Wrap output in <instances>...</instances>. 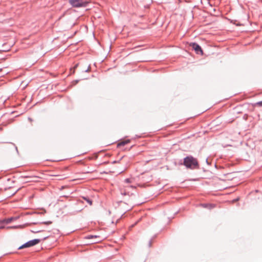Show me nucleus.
<instances>
[{"label":"nucleus","mask_w":262,"mask_h":262,"mask_svg":"<svg viewBox=\"0 0 262 262\" xmlns=\"http://www.w3.org/2000/svg\"><path fill=\"white\" fill-rule=\"evenodd\" d=\"M129 142V140H125L124 141L120 142L118 144V146H124Z\"/></svg>","instance_id":"423d86ee"},{"label":"nucleus","mask_w":262,"mask_h":262,"mask_svg":"<svg viewBox=\"0 0 262 262\" xmlns=\"http://www.w3.org/2000/svg\"><path fill=\"white\" fill-rule=\"evenodd\" d=\"M184 165L187 168L194 169L198 165L197 160L191 156L186 157L184 160Z\"/></svg>","instance_id":"f257e3e1"},{"label":"nucleus","mask_w":262,"mask_h":262,"mask_svg":"<svg viewBox=\"0 0 262 262\" xmlns=\"http://www.w3.org/2000/svg\"><path fill=\"white\" fill-rule=\"evenodd\" d=\"M90 0H69V3L74 7H85L90 3Z\"/></svg>","instance_id":"f03ea898"},{"label":"nucleus","mask_w":262,"mask_h":262,"mask_svg":"<svg viewBox=\"0 0 262 262\" xmlns=\"http://www.w3.org/2000/svg\"><path fill=\"white\" fill-rule=\"evenodd\" d=\"M189 46L192 48L196 54L203 55V52L201 47L196 43H190Z\"/></svg>","instance_id":"20e7f679"},{"label":"nucleus","mask_w":262,"mask_h":262,"mask_svg":"<svg viewBox=\"0 0 262 262\" xmlns=\"http://www.w3.org/2000/svg\"><path fill=\"white\" fill-rule=\"evenodd\" d=\"M51 223H52L51 222H44V223H43V224H47V225L50 224Z\"/></svg>","instance_id":"4468645a"},{"label":"nucleus","mask_w":262,"mask_h":262,"mask_svg":"<svg viewBox=\"0 0 262 262\" xmlns=\"http://www.w3.org/2000/svg\"><path fill=\"white\" fill-rule=\"evenodd\" d=\"M4 228V227H3V226H1V227H0V229H2V228Z\"/></svg>","instance_id":"2eb2a0df"},{"label":"nucleus","mask_w":262,"mask_h":262,"mask_svg":"<svg viewBox=\"0 0 262 262\" xmlns=\"http://www.w3.org/2000/svg\"><path fill=\"white\" fill-rule=\"evenodd\" d=\"M17 219H18L17 217H10V218H8V219L4 220L2 221V222L4 223H6V224H9V223H11L13 221L16 220Z\"/></svg>","instance_id":"39448f33"},{"label":"nucleus","mask_w":262,"mask_h":262,"mask_svg":"<svg viewBox=\"0 0 262 262\" xmlns=\"http://www.w3.org/2000/svg\"><path fill=\"white\" fill-rule=\"evenodd\" d=\"M97 237V235H95V236H92H92H88V238L90 239V238H93V237Z\"/></svg>","instance_id":"ddd939ff"},{"label":"nucleus","mask_w":262,"mask_h":262,"mask_svg":"<svg viewBox=\"0 0 262 262\" xmlns=\"http://www.w3.org/2000/svg\"><path fill=\"white\" fill-rule=\"evenodd\" d=\"M39 242H40V240L38 239H35L30 241L27 242V243L24 244L21 246L19 247L18 249H21L23 248L30 247L34 246V245L37 244L38 243H39Z\"/></svg>","instance_id":"7ed1b4c3"},{"label":"nucleus","mask_w":262,"mask_h":262,"mask_svg":"<svg viewBox=\"0 0 262 262\" xmlns=\"http://www.w3.org/2000/svg\"><path fill=\"white\" fill-rule=\"evenodd\" d=\"M53 176L55 177H57V180H64L66 178H67V177H64V176H62V175H55V176Z\"/></svg>","instance_id":"6e6552de"},{"label":"nucleus","mask_w":262,"mask_h":262,"mask_svg":"<svg viewBox=\"0 0 262 262\" xmlns=\"http://www.w3.org/2000/svg\"><path fill=\"white\" fill-rule=\"evenodd\" d=\"M134 180H135L134 178H128V179H126L124 180V182L126 183H134Z\"/></svg>","instance_id":"0eeeda50"},{"label":"nucleus","mask_w":262,"mask_h":262,"mask_svg":"<svg viewBox=\"0 0 262 262\" xmlns=\"http://www.w3.org/2000/svg\"><path fill=\"white\" fill-rule=\"evenodd\" d=\"M256 105H258V106H262V101H261L258 102L256 103Z\"/></svg>","instance_id":"9b49d317"},{"label":"nucleus","mask_w":262,"mask_h":262,"mask_svg":"<svg viewBox=\"0 0 262 262\" xmlns=\"http://www.w3.org/2000/svg\"><path fill=\"white\" fill-rule=\"evenodd\" d=\"M41 231V230H36V229H35V230L34 231H32V232L33 233H38V232H39Z\"/></svg>","instance_id":"f8f14e48"},{"label":"nucleus","mask_w":262,"mask_h":262,"mask_svg":"<svg viewBox=\"0 0 262 262\" xmlns=\"http://www.w3.org/2000/svg\"><path fill=\"white\" fill-rule=\"evenodd\" d=\"M83 199L85 200L90 205H92V201L88 198L83 197Z\"/></svg>","instance_id":"1a4fd4ad"},{"label":"nucleus","mask_w":262,"mask_h":262,"mask_svg":"<svg viewBox=\"0 0 262 262\" xmlns=\"http://www.w3.org/2000/svg\"><path fill=\"white\" fill-rule=\"evenodd\" d=\"M22 227H23V226H9V227H7V229H16V228H22Z\"/></svg>","instance_id":"9d476101"}]
</instances>
